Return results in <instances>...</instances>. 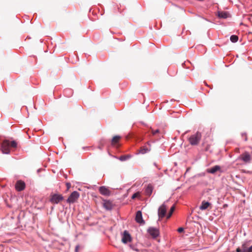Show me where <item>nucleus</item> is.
I'll list each match as a JSON object with an SVG mask.
<instances>
[{
	"label": "nucleus",
	"mask_w": 252,
	"mask_h": 252,
	"mask_svg": "<svg viewBox=\"0 0 252 252\" xmlns=\"http://www.w3.org/2000/svg\"><path fill=\"white\" fill-rule=\"evenodd\" d=\"M175 207L174 205H173V206H172L171 207L170 211H169V213L168 214V215L167 216V219H169V218H170L171 217V216H172L173 212L175 210Z\"/></svg>",
	"instance_id": "obj_20"
},
{
	"label": "nucleus",
	"mask_w": 252,
	"mask_h": 252,
	"mask_svg": "<svg viewBox=\"0 0 252 252\" xmlns=\"http://www.w3.org/2000/svg\"><path fill=\"white\" fill-rule=\"evenodd\" d=\"M240 158L245 163L250 162L251 159V156L248 152H245L241 154Z\"/></svg>",
	"instance_id": "obj_9"
},
{
	"label": "nucleus",
	"mask_w": 252,
	"mask_h": 252,
	"mask_svg": "<svg viewBox=\"0 0 252 252\" xmlns=\"http://www.w3.org/2000/svg\"><path fill=\"white\" fill-rule=\"evenodd\" d=\"M211 206V204L210 203L204 200L202 202L201 205L199 207V208L201 210H204Z\"/></svg>",
	"instance_id": "obj_16"
},
{
	"label": "nucleus",
	"mask_w": 252,
	"mask_h": 252,
	"mask_svg": "<svg viewBox=\"0 0 252 252\" xmlns=\"http://www.w3.org/2000/svg\"><path fill=\"white\" fill-rule=\"evenodd\" d=\"M149 151L150 149H149L146 146H144L140 148L139 150V153L142 154H144L149 152Z\"/></svg>",
	"instance_id": "obj_18"
},
{
	"label": "nucleus",
	"mask_w": 252,
	"mask_h": 252,
	"mask_svg": "<svg viewBox=\"0 0 252 252\" xmlns=\"http://www.w3.org/2000/svg\"><path fill=\"white\" fill-rule=\"evenodd\" d=\"M151 132H152L153 135H155L157 133H159V131L158 129H157V130H154L153 129H151Z\"/></svg>",
	"instance_id": "obj_24"
},
{
	"label": "nucleus",
	"mask_w": 252,
	"mask_h": 252,
	"mask_svg": "<svg viewBox=\"0 0 252 252\" xmlns=\"http://www.w3.org/2000/svg\"><path fill=\"white\" fill-rule=\"evenodd\" d=\"M66 186L67 188V189L68 190L70 189V188L71 187V184L70 183H66Z\"/></svg>",
	"instance_id": "obj_26"
},
{
	"label": "nucleus",
	"mask_w": 252,
	"mask_h": 252,
	"mask_svg": "<svg viewBox=\"0 0 252 252\" xmlns=\"http://www.w3.org/2000/svg\"><path fill=\"white\" fill-rule=\"evenodd\" d=\"M130 157H131V156L129 155H123V156H121L119 158V159L121 161H125V160H126L127 159L130 158Z\"/></svg>",
	"instance_id": "obj_19"
},
{
	"label": "nucleus",
	"mask_w": 252,
	"mask_h": 252,
	"mask_svg": "<svg viewBox=\"0 0 252 252\" xmlns=\"http://www.w3.org/2000/svg\"><path fill=\"white\" fill-rule=\"evenodd\" d=\"M131 241V238L130 236V235L129 234V233L126 231L125 230L124 232L123 237L122 238V241L123 243L126 244L127 242H130Z\"/></svg>",
	"instance_id": "obj_7"
},
{
	"label": "nucleus",
	"mask_w": 252,
	"mask_h": 252,
	"mask_svg": "<svg viewBox=\"0 0 252 252\" xmlns=\"http://www.w3.org/2000/svg\"><path fill=\"white\" fill-rule=\"evenodd\" d=\"M135 220L137 223L140 224H144L145 221L143 220L142 218V212L140 211H138L136 212Z\"/></svg>",
	"instance_id": "obj_11"
},
{
	"label": "nucleus",
	"mask_w": 252,
	"mask_h": 252,
	"mask_svg": "<svg viewBox=\"0 0 252 252\" xmlns=\"http://www.w3.org/2000/svg\"><path fill=\"white\" fill-rule=\"evenodd\" d=\"M103 206L106 210H111L113 207V205L110 200H104Z\"/></svg>",
	"instance_id": "obj_13"
},
{
	"label": "nucleus",
	"mask_w": 252,
	"mask_h": 252,
	"mask_svg": "<svg viewBox=\"0 0 252 252\" xmlns=\"http://www.w3.org/2000/svg\"><path fill=\"white\" fill-rule=\"evenodd\" d=\"M121 138V137L119 135L114 136L111 140V145L114 146H116L119 143Z\"/></svg>",
	"instance_id": "obj_15"
},
{
	"label": "nucleus",
	"mask_w": 252,
	"mask_h": 252,
	"mask_svg": "<svg viewBox=\"0 0 252 252\" xmlns=\"http://www.w3.org/2000/svg\"><path fill=\"white\" fill-rule=\"evenodd\" d=\"M178 232L179 233H181V232H183L184 230V228L183 227H180L178 229Z\"/></svg>",
	"instance_id": "obj_27"
},
{
	"label": "nucleus",
	"mask_w": 252,
	"mask_h": 252,
	"mask_svg": "<svg viewBox=\"0 0 252 252\" xmlns=\"http://www.w3.org/2000/svg\"><path fill=\"white\" fill-rule=\"evenodd\" d=\"M248 249L247 243H245L242 245V249L243 251H246Z\"/></svg>",
	"instance_id": "obj_22"
},
{
	"label": "nucleus",
	"mask_w": 252,
	"mask_h": 252,
	"mask_svg": "<svg viewBox=\"0 0 252 252\" xmlns=\"http://www.w3.org/2000/svg\"><path fill=\"white\" fill-rule=\"evenodd\" d=\"M17 143L15 141H10L5 140L1 144V151L3 154H9L10 153V148H16Z\"/></svg>",
	"instance_id": "obj_1"
},
{
	"label": "nucleus",
	"mask_w": 252,
	"mask_h": 252,
	"mask_svg": "<svg viewBox=\"0 0 252 252\" xmlns=\"http://www.w3.org/2000/svg\"><path fill=\"white\" fill-rule=\"evenodd\" d=\"M79 196V193L77 191H74L69 195L66 201L68 203H73L77 201Z\"/></svg>",
	"instance_id": "obj_4"
},
{
	"label": "nucleus",
	"mask_w": 252,
	"mask_h": 252,
	"mask_svg": "<svg viewBox=\"0 0 252 252\" xmlns=\"http://www.w3.org/2000/svg\"><path fill=\"white\" fill-rule=\"evenodd\" d=\"M201 138V134L200 132H197L195 134L191 135L189 138V143L192 145H197Z\"/></svg>",
	"instance_id": "obj_2"
},
{
	"label": "nucleus",
	"mask_w": 252,
	"mask_h": 252,
	"mask_svg": "<svg viewBox=\"0 0 252 252\" xmlns=\"http://www.w3.org/2000/svg\"><path fill=\"white\" fill-rule=\"evenodd\" d=\"M238 40V36L236 35H232L230 36V40L232 42H236Z\"/></svg>",
	"instance_id": "obj_21"
},
{
	"label": "nucleus",
	"mask_w": 252,
	"mask_h": 252,
	"mask_svg": "<svg viewBox=\"0 0 252 252\" xmlns=\"http://www.w3.org/2000/svg\"><path fill=\"white\" fill-rule=\"evenodd\" d=\"M100 193L105 196H109L111 194L110 190L105 186H101L99 188Z\"/></svg>",
	"instance_id": "obj_10"
},
{
	"label": "nucleus",
	"mask_w": 252,
	"mask_h": 252,
	"mask_svg": "<svg viewBox=\"0 0 252 252\" xmlns=\"http://www.w3.org/2000/svg\"><path fill=\"white\" fill-rule=\"evenodd\" d=\"M236 252H243L244 251H242V249H240V248H238L236 250Z\"/></svg>",
	"instance_id": "obj_28"
},
{
	"label": "nucleus",
	"mask_w": 252,
	"mask_h": 252,
	"mask_svg": "<svg viewBox=\"0 0 252 252\" xmlns=\"http://www.w3.org/2000/svg\"><path fill=\"white\" fill-rule=\"evenodd\" d=\"M139 196H140V193L139 192H137L132 195L131 198H132V199H135Z\"/></svg>",
	"instance_id": "obj_23"
},
{
	"label": "nucleus",
	"mask_w": 252,
	"mask_h": 252,
	"mask_svg": "<svg viewBox=\"0 0 252 252\" xmlns=\"http://www.w3.org/2000/svg\"><path fill=\"white\" fill-rule=\"evenodd\" d=\"M207 172L211 174H215L219 171L221 172V167L219 165H215L211 168H208L206 170Z\"/></svg>",
	"instance_id": "obj_8"
},
{
	"label": "nucleus",
	"mask_w": 252,
	"mask_h": 252,
	"mask_svg": "<svg viewBox=\"0 0 252 252\" xmlns=\"http://www.w3.org/2000/svg\"><path fill=\"white\" fill-rule=\"evenodd\" d=\"M243 252H252V245L250 247L248 248L246 251H244Z\"/></svg>",
	"instance_id": "obj_25"
},
{
	"label": "nucleus",
	"mask_w": 252,
	"mask_h": 252,
	"mask_svg": "<svg viewBox=\"0 0 252 252\" xmlns=\"http://www.w3.org/2000/svg\"><path fill=\"white\" fill-rule=\"evenodd\" d=\"M148 232L150 235L154 238H157L159 234V230L158 228L154 227H150L148 229Z\"/></svg>",
	"instance_id": "obj_6"
},
{
	"label": "nucleus",
	"mask_w": 252,
	"mask_h": 252,
	"mask_svg": "<svg viewBox=\"0 0 252 252\" xmlns=\"http://www.w3.org/2000/svg\"><path fill=\"white\" fill-rule=\"evenodd\" d=\"M153 186L151 184L148 185L145 190L146 194L147 195L150 196L153 192Z\"/></svg>",
	"instance_id": "obj_17"
},
{
	"label": "nucleus",
	"mask_w": 252,
	"mask_h": 252,
	"mask_svg": "<svg viewBox=\"0 0 252 252\" xmlns=\"http://www.w3.org/2000/svg\"><path fill=\"white\" fill-rule=\"evenodd\" d=\"M63 199V197L60 194H51L50 201L52 204H58Z\"/></svg>",
	"instance_id": "obj_3"
},
{
	"label": "nucleus",
	"mask_w": 252,
	"mask_h": 252,
	"mask_svg": "<svg viewBox=\"0 0 252 252\" xmlns=\"http://www.w3.org/2000/svg\"><path fill=\"white\" fill-rule=\"evenodd\" d=\"M25 188V184L24 182L21 181H18L15 185V188L18 191H22Z\"/></svg>",
	"instance_id": "obj_12"
},
{
	"label": "nucleus",
	"mask_w": 252,
	"mask_h": 252,
	"mask_svg": "<svg viewBox=\"0 0 252 252\" xmlns=\"http://www.w3.org/2000/svg\"><path fill=\"white\" fill-rule=\"evenodd\" d=\"M168 207L163 203L161 205L158 210V215L159 218L162 219L165 216Z\"/></svg>",
	"instance_id": "obj_5"
},
{
	"label": "nucleus",
	"mask_w": 252,
	"mask_h": 252,
	"mask_svg": "<svg viewBox=\"0 0 252 252\" xmlns=\"http://www.w3.org/2000/svg\"><path fill=\"white\" fill-rule=\"evenodd\" d=\"M218 17L220 18L226 19L230 16V14L228 12L219 11L218 12Z\"/></svg>",
	"instance_id": "obj_14"
}]
</instances>
